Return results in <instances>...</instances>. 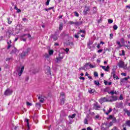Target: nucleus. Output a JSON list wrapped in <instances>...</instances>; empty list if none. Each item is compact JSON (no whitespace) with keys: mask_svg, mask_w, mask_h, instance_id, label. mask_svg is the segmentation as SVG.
I'll use <instances>...</instances> for the list:
<instances>
[{"mask_svg":"<svg viewBox=\"0 0 130 130\" xmlns=\"http://www.w3.org/2000/svg\"><path fill=\"white\" fill-rule=\"evenodd\" d=\"M117 28H118L117 25H114L113 26V29H114V30H117Z\"/></svg>","mask_w":130,"mask_h":130,"instance_id":"42","label":"nucleus"},{"mask_svg":"<svg viewBox=\"0 0 130 130\" xmlns=\"http://www.w3.org/2000/svg\"><path fill=\"white\" fill-rule=\"evenodd\" d=\"M25 121H26V122H27V127H29V119H25Z\"/></svg>","mask_w":130,"mask_h":130,"instance_id":"38","label":"nucleus"},{"mask_svg":"<svg viewBox=\"0 0 130 130\" xmlns=\"http://www.w3.org/2000/svg\"><path fill=\"white\" fill-rule=\"evenodd\" d=\"M74 14H75V16H76V17H79V13H78V12H77V11H75V12H74Z\"/></svg>","mask_w":130,"mask_h":130,"instance_id":"45","label":"nucleus"},{"mask_svg":"<svg viewBox=\"0 0 130 130\" xmlns=\"http://www.w3.org/2000/svg\"><path fill=\"white\" fill-rule=\"evenodd\" d=\"M25 36H27V34H24L21 36V38H24V37H25Z\"/></svg>","mask_w":130,"mask_h":130,"instance_id":"51","label":"nucleus"},{"mask_svg":"<svg viewBox=\"0 0 130 130\" xmlns=\"http://www.w3.org/2000/svg\"><path fill=\"white\" fill-rule=\"evenodd\" d=\"M65 51L67 53H68L69 52V51H70V49H69L68 48H67L65 50Z\"/></svg>","mask_w":130,"mask_h":130,"instance_id":"46","label":"nucleus"},{"mask_svg":"<svg viewBox=\"0 0 130 130\" xmlns=\"http://www.w3.org/2000/svg\"><path fill=\"white\" fill-rule=\"evenodd\" d=\"M21 40H22V41H26V39H23V38H22V39H21Z\"/></svg>","mask_w":130,"mask_h":130,"instance_id":"64","label":"nucleus"},{"mask_svg":"<svg viewBox=\"0 0 130 130\" xmlns=\"http://www.w3.org/2000/svg\"><path fill=\"white\" fill-rule=\"evenodd\" d=\"M108 22L109 24H112V23H113V20L112 19H108Z\"/></svg>","mask_w":130,"mask_h":130,"instance_id":"35","label":"nucleus"},{"mask_svg":"<svg viewBox=\"0 0 130 130\" xmlns=\"http://www.w3.org/2000/svg\"><path fill=\"white\" fill-rule=\"evenodd\" d=\"M124 83H125V81H124V79H121L120 80L121 85H123V84H124Z\"/></svg>","mask_w":130,"mask_h":130,"instance_id":"27","label":"nucleus"},{"mask_svg":"<svg viewBox=\"0 0 130 130\" xmlns=\"http://www.w3.org/2000/svg\"><path fill=\"white\" fill-rule=\"evenodd\" d=\"M116 43L118 44V45H119V47H122V45L120 44L119 41H117Z\"/></svg>","mask_w":130,"mask_h":130,"instance_id":"33","label":"nucleus"},{"mask_svg":"<svg viewBox=\"0 0 130 130\" xmlns=\"http://www.w3.org/2000/svg\"><path fill=\"white\" fill-rule=\"evenodd\" d=\"M93 108L95 109V110H99L100 108H101V107L98 104V103H95L93 106Z\"/></svg>","mask_w":130,"mask_h":130,"instance_id":"8","label":"nucleus"},{"mask_svg":"<svg viewBox=\"0 0 130 130\" xmlns=\"http://www.w3.org/2000/svg\"><path fill=\"white\" fill-rule=\"evenodd\" d=\"M38 100H39V102H41V103H43L44 101H45V100L44 99V97L42 95H40L38 98Z\"/></svg>","mask_w":130,"mask_h":130,"instance_id":"6","label":"nucleus"},{"mask_svg":"<svg viewBox=\"0 0 130 130\" xmlns=\"http://www.w3.org/2000/svg\"><path fill=\"white\" fill-rule=\"evenodd\" d=\"M45 73L47 75H50V69L49 67L47 68V69L45 70Z\"/></svg>","mask_w":130,"mask_h":130,"instance_id":"14","label":"nucleus"},{"mask_svg":"<svg viewBox=\"0 0 130 130\" xmlns=\"http://www.w3.org/2000/svg\"><path fill=\"white\" fill-rule=\"evenodd\" d=\"M113 79H116V80H118V77L115 75V71L114 70H113L112 72L111 73Z\"/></svg>","mask_w":130,"mask_h":130,"instance_id":"10","label":"nucleus"},{"mask_svg":"<svg viewBox=\"0 0 130 130\" xmlns=\"http://www.w3.org/2000/svg\"><path fill=\"white\" fill-rule=\"evenodd\" d=\"M110 94H111V95H114V94H117V92L116 91L112 90L110 91Z\"/></svg>","mask_w":130,"mask_h":130,"instance_id":"26","label":"nucleus"},{"mask_svg":"<svg viewBox=\"0 0 130 130\" xmlns=\"http://www.w3.org/2000/svg\"><path fill=\"white\" fill-rule=\"evenodd\" d=\"M17 52H19V51L18 50V49H17V48L15 47L12 48V50L11 51L12 54H16L17 53Z\"/></svg>","mask_w":130,"mask_h":130,"instance_id":"11","label":"nucleus"},{"mask_svg":"<svg viewBox=\"0 0 130 130\" xmlns=\"http://www.w3.org/2000/svg\"><path fill=\"white\" fill-rule=\"evenodd\" d=\"M52 9H53V7H50V8H49L48 9H45V11H50V10H52Z\"/></svg>","mask_w":130,"mask_h":130,"instance_id":"43","label":"nucleus"},{"mask_svg":"<svg viewBox=\"0 0 130 130\" xmlns=\"http://www.w3.org/2000/svg\"><path fill=\"white\" fill-rule=\"evenodd\" d=\"M63 27V24L60 23L59 27V30H62Z\"/></svg>","mask_w":130,"mask_h":130,"instance_id":"24","label":"nucleus"},{"mask_svg":"<svg viewBox=\"0 0 130 130\" xmlns=\"http://www.w3.org/2000/svg\"><path fill=\"white\" fill-rule=\"evenodd\" d=\"M104 84H105V85H108V82H107V81H106V80H104Z\"/></svg>","mask_w":130,"mask_h":130,"instance_id":"50","label":"nucleus"},{"mask_svg":"<svg viewBox=\"0 0 130 130\" xmlns=\"http://www.w3.org/2000/svg\"><path fill=\"white\" fill-rule=\"evenodd\" d=\"M113 37V35L112 34H110V39H112V37Z\"/></svg>","mask_w":130,"mask_h":130,"instance_id":"54","label":"nucleus"},{"mask_svg":"<svg viewBox=\"0 0 130 130\" xmlns=\"http://www.w3.org/2000/svg\"><path fill=\"white\" fill-rule=\"evenodd\" d=\"M121 75V76H124V77L126 76V74H125V73H122Z\"/></svg>","mask_w":130,"mask_h":130,"instance_id":"52","label":"nucleus"},{"mask_svg":"<svg viewBox=\"0 0 130 130\" xmlns=\"http://www.w3.org/2000/svg\"><path fill=\"white\" fill-rule=\"evenodd\" d=\"M125 113L127 114V116H130V111L126 110L125 111Z\"/></svg>","mask_w":130,"mask_h":130,"instance_id":"28","label":"nucleus"},{"mask_svg":"<svg viewBox=\"0 0 130 130\" xmlns=\"http://www.w3.org/2000/svg\"><path fill=\"white\" fill-rule=\"evenodd\" d=\"M102 51H103V49H100V50H99L98 51V52L99 53H100L102 52Z\"/></svg>","mask_w":130,"mask_h":130,"instance_id":"55","label":"nucleus"},{"mask_svg":"<svg viewBox=\"0 0 130 130\" xmlns=\"http://www.w3.org/2000/svg\"><path fill=\"white\" fill-rule=\"evenodd\" d=\"M94 85H96L97 86H99V84H100L99 81H97L95 80L94 81Z\"/></svg>","mask_w":130,"mask_h":130,"instance_id":"34","label":"nucleus"},{"mask_svg":"<svg viewBox=\"0 0 130 130\" xmlns=\"http://www.w3.org/2000/svg\"><path fill=\"white\" fill-rule=\"evenodd\" d=\"M87 130H93L92 128H91V127H88L87 128Z\"/></svg>","mask_w":130,"mask_h":130,"instance_id":"60","label":"nucleus"},{"mask_svg":"<svg viewBox=\"0 0 130 130\" xmlns=\"http://www.w3.org/2000/svg\"><path fill=\"white\" fill-rule=\"evenodd\" d=\"M60 98H66V97L64 96V93L63 92H61Z\"/></svg>","mask_w":130,"mask_h":130,"instance_id":"30","label":"nucleus"},{"mask_svg":"<svg viewBox=\"0 0 130 130\" xmlns=\"http://www.w3.org/2000/svg\"><path fill=\"white\" fill-rule=\"evenodd\" d=\"M49 2H50V0H47L46 2V6H48V5H49Z\"/></svg>","mask_w":130,"mask_h":130,"instance_id":"47","label":"nucleus"},{"mask_svg":"<svg viewBox=\"0 0 130 130\" xmlns=\"http://www.w3.org/2000/svg\"><path fill=\"white\" fill-rule=\"evenodd\" d=\"M74 24L76 25V26H80V25H82V22H74Z\"/></svg>","mask_w":130,"mask_h":130,"instance_id":"19","label":"nucleus"},{"mask_svg":"<svg viewBox=\"0 0 130 130\" xmlns=\"http://www.w3.org/2000/svg\"><path fill=\"white\" fill-rule=\"evenodd\" d=\"M97 48H98V49H99L100 48V44H99L97 46Z\"/></svg>","mask_w":130,"mask_h":130,"instance_id":"62","label":"nucleus"},{"mask_svg":"<svg viewBox=\"0 0 130 130\" xmlns=\"http://www.w3.org/2000/svg\"><path fill=\"white\" fill-rule=\"evenodd\" d=\"M79 32H80V33H85V31L80 30L79 31Z\"/></svg>","mask_w":130,"mask_h":130,"instance_id":"61","label":"nucleus"},{"mask_svg":"<svg viewBox=\"0 0 130 130\" xmlns=\"http://www.w3.org/2000/svg\"><path fill=\"white\" fill-rule=\"evenodd\" d=\"M88 66L90 67V68H91V69H94V68H96L95 66H93L91 64V63L88 62L85 65V68H88Z\"/></svg>","mask_w":130,"mask_h":130,"instance_id":"9","label":"nucleus"},{"mask_svg":"<svg viewBox=\"0 0 130 130\" xmlns=\"http://www.w3.org/2000/svg\"><path fill=\"white\" fill-rule=\"evenodd\" d=\"M76 114H73L72 115H70L69 116V117H70L71 118H75L76 117Z\"/></svg>","mask_w":130,"mask_h":130,"instance_id":"29","label":"nucleus"},{"mask_svg":"<svg viewBox=\"0 0 130 130\" xmlns=\"http://www.w3.org/2000/svg\"><path fill=\"white\" fill-rule=\"evenodd\" d=\"M69 24H71V25H73V24H75V22L73 21H70L69 22Z\"/></svg>","mask_w":130,"mask_h":130,"instance_id":"44","label":"nucleus"},{"mask_svg":"<svg viewBox=\"0 0 130 130\" xmlns=\"http://www.w3.org/2000/svg\"><path fill=\"white\" fill-rule=\"evenodd\" d=\"M94 77H98V73L95 72L94 73Z\"/></svg>","mask_w":130,"mask_h":130,"instance_id":"48","label":"nucleus"},{"mask_svg":"<svg viewBox=\"0 0 130 130\" xmlns=\"http://www.w3.org/2000/svg\"><path fill=\"white\" fill-rule=\"evenodd\" d=\"M81 35V32L80 31H79L77 34H75L74 36L75 38H79V36H80Z\"/></svg>","mask_w":130,"mask_h":130,"instance_id":"18","label":"nucleus"},{"mask_svg":"<svg viewBox=\"0 0 130 130\" xmlns=\"http://www.w3.org/2000/svg\"><path fill=\"white\" fill-rule=\"evenodd\" d=\"M36 106L37 107V108H40V107H41V104L40 103H37L36 104Z\"/></svg>","mask_w":130,"mask_h":130,"instance_id":"22","label":"nucleus"},{"mask_svg":"<svg viewBox=\"0 0 130 130\" xmlns=\"http://www.w3.org/2000/svg\"><path fill=\"white\" fill-rule=\"evenodd\" d=\"M112 120L113 122H115V121H116V118H115V117H113Z\"/></svg>","mask_w":130,"mask_h":130,"instance_id":"53","label":"nucleus"},{"mask_svg":"<svg viewBox=\"0 0 130 130\" xmlns=\"http://www.w3.org/2000/svg\"><path fill=\"white\" fill-rule=\"evenodd\" d=\"M88 12H89V8L88 7H85L84 11V14H87V13H88Z\"/></svg>","mask_w":130,"mask_h":130,"instance_id":"20","label":"nucleus"},{"mask_svg":"<svg viewBox=\"0 0 130 130\" xmlns=\"http://www.w3.org/2000/svg\"><path fill=\"white\" fill-rule=\"evenodd\" d=\"M119 55H125V53L124 52V50H122V53L121 54H119Z\"/></svg>","mask_w":130,"mask_h":130,"instance_id":"39","label":"nucleus"},{"mask_svg":"<svg viewBox=\"0 0 130 130\" xmlns=\"http://www.w3.org/2000/svg\"><path fill=\"white\" fill-rule=\"evenodd\" d=\"M52 54H53V51L52 50L49 51V55H52Z\"/></svg>","mask_w":130,"mask_h":130,"instance_id":"31","label":"nucleus"},{"mask_svg":"<svg viewBox=\"0 0 130 130\" xmlns=\"http://www.w3.org/2000/svg\"><path fill=\"white\" fill-rule=\"evenodd\" d=\"M12 93H13V91L8 88L5 91L4 95H5V96H9V95H11Z\"/></svg>","mask_w":130,"mask_h":130,"instance_id":"2","label":"nucleus"},{"mask_svg":"<svg viewBox=\"0 0 130 130\" xmlns=\"http://www.w3.org/2000/svg\"><path fill=\"white\" fill-rule=\"evenodd\" d=\"M69 45L73 46L74 45V44L73 43V42H71V43H69Z\"/></svg>","mask_w":130,"mask_h":130,"instance_id":"63","label":"nucleus"},{"mask_svg":"<svg viewBox=\"0 0 130 130\" xmlns=\"http://www.w3.org/2000/svg\"><path fill=\"white\" fill-rule=\"evenodd\" d=\"M119 99H120V100H122V99H123L122 95H120Z\"/></svg>","mask_w":130,"mask_h":130,"instance_id":"57","label":"nucleus"},{"mask_svg":"<svg viewBox=\"0 0 130 130\" xmlns=\"http://www.w3.org/2000/svg\"><path fill=\"white\" fill-rule=\"evenodd\" d=\"M22 20H23L24 22H26V21H27V18H22Z\"/></svg>","mask_w":130,"mask_h":130,"instance_id":"58","label":"nucleus"},{"mask_svg":"<svg viewBox=\"0 0 130 130\" xmlns=\"http://www.w3.org/2000/svg\"><path fill=\"white\" fill-rule=\"evenodd\" d=\"M88 92L90 93V94H94V93H95V89H89L88 90Z\"/></svg>","mask_w":130,"mask_h":130,"instance_id":"17","label":"nucleus"},{"mask_svg":"<svg viewBox=\"0 0 130 130\" xmlns=\"http://www.w3.org/2000/svg\"><path fill=\"white\" fill-rule=\"evenodd\" d=\"M7 21H8V24H9V25L12 24V20H11V18L9 17L7 18Z\"/></svg>","mask_w":130,"mask_h":130,"instance_id":"23","label":"nucleus"},{"mask_svg":"<svg viewBox=\"0 0 130 130\" xmlns=\"http://www.w3.org/2000/svg\"><path fill=\"white\" fill-rule=\"evenodd\" d=\"M111 111H112V109L110 108L109 110L107 111V112H105V114H106V115H108L109 113L111 112Z\"/></svg>","mask_w":130,"mask_h":130,"instance_id":"21","label":"nucleus"},{"mask_svg":"<svg viewBox=\"0 0 130 130\" xmlns=\"http://www.w3.org/2000/svg\"><path fill=\"white\" fill-rule=\"evenodd\" d=\"M64 101H66V98H61V99L60 100V104H64Z\"/></svg>","mask_w":130,"mask_h":130,"instance_id":"16","label":"nucleus"},{"mask_svg":"<svg viewBox=\"0 0 130 130\" xmlns=\"http://www.w3.org/2000/svg\"><path fill=\"white\" fill-rule=\"evenodd\" d=\"M30 51H31V48H27L26 49V51L25 52V53H26V54L28 55V53L30 52Z\"/></svg>","mask_w":130,"mask_h":130,"instance_id":"25","label":"nucleus"},{"mask_svg":"<svg viewBox=\"0 0 130 130\" xmlns=\"http://www.w3.org/2000/svg\"><path fill=\"white\" fill-rule=\"evenodd\" d=\"M101 68H102L103 70H104V71H105L106 72H108L109 70V66H107L106 68H105V66H101Z\"/></svg>","mask_w":130,"mask_h":130,"instance_id":"13","label":"nucleus"},{"mask_svg":"<svg viewBox=\"0 0 130 130\" xmlns=\"http://www.w3.org/2000/svg\"><path fill=\"white\" fill-rule=\"evenodd\" d=\"M117 66L119 67V68H124V62L120 60L119 61Z\"/></svg>","mask_w":130,"mask_h":130,"instance_id":"3","label":"nucleus"},{"mask_svg":"<svg viewBox=\"0 0 130 130\" xmlns=\"http://www.w3.org/2000/svg\"><path fill=\"white\" fill-rule=\"evenodd\" d=\"M45 58H49V55L48 53H45L44 55Z\"/></svg>","mask_w":130,"mask_h":130,"instance_id":"32","label":"nucleus"},{"mask_svg":"<svg viewBox=\"0 0 130 130\" xmlns=\"http://www.w3.org/2000/svg\"><path fill=\"white\" fill-rule=\"evenodd\" d=\"M28 55L25 52V51H22V52L20 54H19V56L21 58H25V57H26V56Z\"/></svg>","mask_w":130,"mask_h":130,"instance_id":"7","label":"nucleus"},{"mask_svg":"<svg viewBox=\"0 0 130 130\" xmlns=\"http://www.w3.org/2000/svg\"><path fill=\"white\" fill-rule=\"evenodd\" d=\"M24 67L23 66L21 69H19V70L17 71L18 73V76H19V77H21V75H22V74H23V72H24Z\"/></svg>","mask_w":130,"mask_h":130,"instance_id":"5","label":"nucleus"},{"mask_svg":"<svg viewBox=\"0 0 130 130\" xmlns=\"http://www.w3.org/2000/svg\"><path fill=\"white\" fill-rule=\"evenodd\" d=\"M120 41L122 44H124V39L123 38L121 39Z\"/></svg>","mask_w":130,"mask_h":130,"instance_id":"40","label":"nucleus"},{"mask_svg":"<svg viewBox=\"0 0 130 130\" xmlns=\"http://www.w3.org/2000/svg\"><path fill=\"white\" fill-rule=\"evenodd\" d=\"M117 100V96H112L109 98V102H113V101H116Z\"/></svg>","mask_w":130,"mask_h":130,"instance_id":"4","label":"nucleus"},{"mask_svg":"<svg viewBox=\"0 0 130 130\" xmlns=\"http://www.w3.org/2000/svg\"><path fill=\"white\" fill-rule=\"evenodd\" d=\"M113 124V123L112 122H110L109 123V126H111V125H112Z\"/></svg>","mask_w":130,"mask_h":130,"instance_id":"59","label":"nucleus"},{"mask_svg":"<svg viewBox=\"0 0 130 130\" xmlns=\"http://www.w3.org/2000/svg\"><path fill=\"white\" fill-rule=\"evenodd\" d=\"M64 36H66V34H64V32H62L60 35V37H61V38L64 37Z\"/></svg>","mask_w":130,"mask_h":130,"instance_id":"36","label":"nucleus"},{"mask_svg":"<svg viewBox=\"0 0 130 130\" xmlns=\"http://www.w3.org/2000/svg\"><path fill=\"white\" fill-rule=\"evenodd\" d=\"M51 39H53V41H56L57 39V35H52L51 36Z\"/></svg>","mask_w":130,"mask_h":130,"instance_id":"12","label":"nucleus"},{"mask_svg":"<svg viewBox=\"0 0 130 130\" xmlns=\"http://www.w3.org/2000/svg\"><path fill=\"white\" fill-rule=\"evenodd\" d=\"M112 118H113V117L112 116V115H110L108 118H107V119H112Z\"/></svg>","mask_w":130,"mask_h":130,"instance_id":"49","label":"nucleus"},{"mask_svg":"<svg viewBox=\"0 0 130 130\" xmlns=\"http://www.w3.org/2000/svg\"><path fill=\"white\" fill-rule=\"evenodd\" d=\"M100 103L101 104H102L103 103H104V102H109V99H107V98L104 97V98H101L99 100Z\"/></svg>","mask_w":130,"mask_h":130,"instance_id":"1","label":"nucleus"},{"mask_svg":"<svg viewBox=\"0 0 130 130\" xmlns=\"http://www.w3.org/2000/svg\"><path fill=\"white\" fill-rule=\"evenodd\" d=\"M128 79H129V76H128L127 77H125L124 78H123L124 81H125V82H126V81H127Z\"/></svg>","mask_w":130,"mask_h":130,"instance_id":"41","label":"nucleus"},{"mask_svg":"<svg viewBox=\"0 0 130 130\" xmlns=\"http://www.w3.org/2000/svg\"><path fill=\"white\" fill-rule=\"evenodd\" d=\"M26 105L27 106H32V103H29V102H26Z\"/></svg>","mask_w":130,"mask_h":130,"instance_id":"37","label":"nucleus"},{"mask_svg":"<svg viewBox=\"0 0 130 130\" xmlns=\"http://www.w3.org/2000/svg\"><path fill=\"white\" fill-rule=\"evenodd\" d=\"M62 58H63V56L61 54H59V57L56 58L57 61H59V60H60V59H62Z\"/></svg>","mask_w":130,"mask_h":130,"instance_id":"15","label":"nucleus"},{"mask_svg":"<svg viewBox=\"0 0 130 130\" xmlns=\"http://www.w3.org/2000/svg\"><path fill=\"white\" fill-rule=\"evenodd\" d=\"M80 80H83V81L85 80V78L83 77H79Z\"/></svg>","mask_w":130,"mask_h":130,"instance_id":"56","label":"nucleus"}]
</instances>
